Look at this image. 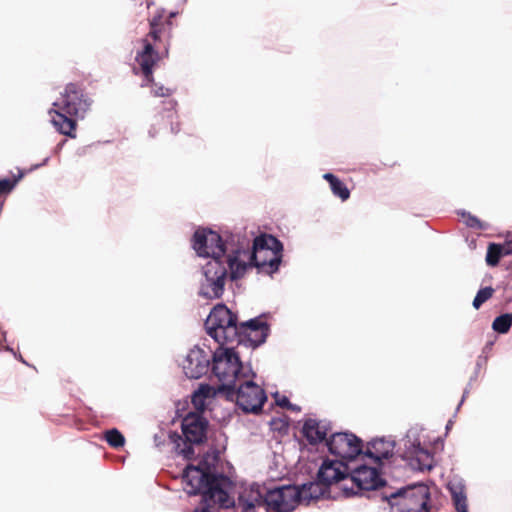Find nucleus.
Segmentation results:
<instances>
[{
    "label": "nucleus",
    "instance_id": "nucleus-36",
    "mask_svg": "<svg viewBox=\"0 0 512 512\" xmlns=\"http://www.w3.org/2000/svg\"><path fill=\"white\" fill-rule=\"evenodd\" d=\"M276 402H277V404H278L279 406H281V407H286V408H290V409H293V410L297 409V408H296V406L292 405V404L289 402L288 398H287V397H285V396L277 397V398H276Z\"/></svg>",
    "mask_w": 512,
    "mask_h": 512
},
{
    "label": "nucleus",
    "instance_id": "nucleus-8",
    "mask_svg": "<svg viewBox=\"0 0 512 512\" xmlns=\"http://www.w3.org/2000/svg\"><path fill=\"white\" fill-rule=\"evenodd\" d=\"M205 327L208 335L220 345L234 342L239 336L237 317L222 304L212 309L206 319Z\"/></svg>",
    "mask_w": 512,
    "mask_h": 512
},
{
    "label": "nucleus",
    "instance_id": "nucleus-28",
    "mask_svg": "<svg viewBox=\"0 0 512 512\" xmlns=\"http://www.w3.org/2000/svg\"><path fill=\"white\" fill-rule=\"evenodd\" d=\"M105 440L114 448L122 447L125 443L124 436L117 429L108 430L105 434Z\"/></svg>",
    "mask_w": 512,
    "mask_h": 512
},
{
    "label": "nucleus",
    "instance_id": "nucleus-19",
    "mask_svg": "<svg viewBox=\"0 0 512 512\" xmlns=\"http://www.w3.org/2000/svg\"><path fill=\"white\" fill-rule=\"evenodd\" d=\"M394 449L395 442L393 440L380 438L369 442L364 454L374 463L382 465L384 460H388L394 455Z\"/></svg>",
    "mask_w": 512,
    "mask_h": 512
},
{
    "label": "nucleus",
    "instance_id": "nucleus-40",
    "mask_svg": "<svg viewBox=\"0 0 512 512\" xmlns=\"http://www.w3.org/2000/svg\"><path fill=\"white\" fill-rule=\"evenodd\" d=\"M149 134H150L151 137H155L156 131L154 130L153 127L149 130Z\"/></svg>",
    "mask_w": 512,
    "mask_h": 512
},
{
    "label": "nucleus",
    "instance_id": "nucleus-27",
    "mask_svg": "<svg viewBox=\"0 0 512 512\" xmlns=\"http://www.w3.org/2000/svg\"><path fill=\"white\" fill-rule=\"evenodd\" d=\"M458 214L463 218L465 225L469 228L479 230H485L488 228L487 223L480 221L476 216L471 215L469 212L460 211Z\"/></svg>",
    "mask_w": 512,
    "mask_h": 512
},
{
    "label": "nucleus",
    "instance_id": "nucleus-26",
    "mask_svg": "<svg viewBox=\"0 0 512 512\" xmlns=\"http://www.w3.org/2000/svg\"><path fill=\"white\" fill-rule=\"evenodd\" d=\"M258 323H267L264 318L262 317H256L250 320H247L245 322H242L240 325H238L239 328V336L236 341H241L240 337L244 334L249 333L250 331L260 329V325Z\"/></svg>",
    "mask_w": 512,
    "mask_h": 512
},
{
    "label": "nucleus",
    "instance_id": "nucleus-30",
    "mask_svg": "<svg viewBox=\"0 0 512 512\" xmlns=\"http://www.w3.org/2000/svg\"><path fill=\"white\" fill-rule=\"evenodd\" d=\"M493 292L494 290L491 287L480 289L473 300L474 308L478 309L484 302L492 297Z\"/></svg>",
    "mask_w": 512,
    "mask_h": 512
},
{
    "label": "nucleus",
    "instance_id": "nucleus-37",
    "mask_svg": "<svg viewBox=\"0 0 512 512\" xmlns=\"http://www.w3.org/2000/svg\"><path fill=\"white\" fill-rule=\"evenodd\" d=\"M174 116H175V113H174V112H172V111H170V112L168 113V115H167V118H168V120H169V122H170V125H171V127H170L171 132H172V133H177V132L179 131V129H178L177 127H175V126H174V122H173V120H174Z\"/></svg>",
    "mask_w": 512,
    "mask_h": 512
},
{
    "label": "nucleus",
    "instance_id": "nucleus-31",
    "mask_svg": "<svg viewBox=\"0 0 512 512\" xmlns=\"http://www.w3.org/2000/svg\"><path fill=\"white\" fill-rule=\"evenodd\" d=\"M499 246L498 244H490L488 247L487 255H486V262L490 266H495L498 264L499 259L503 256L502 253H500V250H498Z\"/></svg>",
    "mask_w": 512,
    "mask_h": 512
},
{
    "label": "nucleus",
    "instance_id": "nucleus-14",
    "mask_svg": "<svg viewBox=\"0 0 512 512\" xmlns=\"http://www.w3.org/2000/svg\"><path fill=\"white\" fill-rule=\"evenodd\" d=\"M330 454L336 459L353 464L362 452L361 440L351 433H334L326 441Z\"/></svg>",
    "mask_w": 512,
    "mask_h": 512
},
{
    "label": "nucleus",
    "instance_id": "nucleus-17",
    "mask_svg": "<svg viewBox=\"0 0 512 512\" xmlns=\"http://www.w3.org/2000/svg\"><path fill=\"white\" fill-rule=\"evenodd\" d=\"M351 464L338 459H326L320 466L317 479L329 489L332 484L349 479Z\"/></svg>",
    "mask_w": 512,
    "mask_h": 512
},
{
    "label": "nucleus",
    "instance_id": "nucleus-1",
    "mask_svg": "<svg viewBox=\"0 0 512 512\" xmlns=\"http://www.w3.org/2000/svg\"><path fill=\"white\" fill-rule=\"evenodd\" d=\"M227 244L224 237L208 228H198L192 238V248L199 257L209 258L202 267L199 280V295L206 299H218L225 290L227 268L223 262V254Z\"/></svg>",
    "mask_w": 512,
    "mask_h": 512
},
{
    "label": "nucleus",
    "instance_id": "nucleus-41",
    "mask_svg": "<svg viewBox=\"0 0 512 512\" xmlns=\"http://www.w3.org/2000/svg\"><path fill=\"white\" fill-rule=\"evenodd\" d=\"M464 399H465V395H463L458 407H457V410H459L460 406L462 405V403L464 402Z\"/></svg>",
    "mask_w": 512,
    "mask_h": 512
},
{
    "label": "nucleus",
    "instance_id": "nucleus-10",
    "mask_svg": "<svg viewBox=\"0 0 512 512\" xmlns=\"http://www.w3.org/2000/svg\"><path fill=\"white\" fill-rule=\"evenodd\" d=\"M403 460L414 471H429L434 466V456L424 446L422 431L418 428L408 430L403 439Z\"/></svg>",
    "mask_w": 512,
    "mask_h": 512
},
{
    "label": "nucleus",
    "instance_id": "nucleus-46",
    "mask_svg": "<svg viewBox=\"0 0 512 512\" xmlns=\"http://www.w3.org/2000/svg\"><path fill=\"white\" fill-rule=\"evenodd\" d=\"M169 106L172 108L173 107V103L170 101L169 102Z\"/></svg>",
    "mask_w": 512,
    "mask_h": 512
},
{
    "label": "nucleus",
    "instance_id": "nucleus-25",
    "mask_svg": "<svg viewBox=\"0 0 512 512\" xmlns=\"http://www.w3.org/2000/svg\"><path fill=\"white\" fill-rule=\"evenodd\" d=\"M512 326V315L503 314L496 317L492 323V328L494 331L504 334L507 333Z\"/></svg>",
    "mask_w": 512,
    "mask_h": 512
},
{
    "label": "nucleus",
    "instance_id": "nucleus-23",
    "mask_svg": "<svg viewBox=\"0 0 512 512\" xmlns=\"http://www.w3.org/2000/svg\"><path fill=\"white\" fill-rule=\"evenodd\" d=\"M323 178L329 183L334 196L339 197L342 201L349 199L350 190L338 177L332 173H325Z\"/></svg>",
    "mask_w": 512,
    "mask_h": 512
},
{
    "label": "nucleus",
    "instance_id": "nucleus-13",
    "mask_svg": "<svg viewBox=\"0 0 512 512\" xmlns=\"http://www.w3.org/2000/svg\"><path fill=\"white\" fill-rule=\"evenodd\" d=\"M211 359L212 356L208 350L195 345L179 356L177 362L187 378L199 379L208 373Z\"/></svg>",
    "mask_w": 512,
    "mask_h": 512
},
{
    "label": "nucleus",
    "instance_id": "nucleus-35",
    "mask_svg": "<svg viewBox=\"0 0 512 512\" xmlns=\"http://www.w3.org/2000/svg\"><path fill=\"white\" fill-rule=\"evenodd\" d=\"M205 402H206V399L204 397L196 398V394L193 393L192 403H193V405L195 406L196 409L203 410L204 407H205Z\"/></svg>",
    "mask_w": 512,
    "mask_h": 512
},
{
    "label": "nucleus",
    "instance_id": "nucleus-20",
    "mask_svg": "<svg viewBox=\"0 0 512 512\" xmlns=\"http://www.w3.org/2000/svg\"><path fill=\"white\" fill-rule=\"evenodd\" d=\"M456 512H469L464 480L459 477L451 478L447 483Z\"/></svg>",
    "mask_w": 512,
    "mask_h": 512
},
{
    "label": "nucleus",
    "instance_id": "nucleus-15",
    "mask_svg": "<svg viewBox=\"0 0 512 512\" xmlns=\"http://www.w3.org/2000/svg\"><path fill=\"white\" fill-rule=\"evenodd\" d=\"M298 486L286 485L267 489L266 504L267 511L291 512L298 505Z\"/></svg>",
    "mask_w": 512,
    "mask_h": 512
},
{
    "label": "nucleus",
    "instance_id": "nucleus-43",
    "mask_svg": "<svg viewBox=\"0 0 512 512\" xmlns=\"http://www.w3.org/2000/svg\"><path fill=\"white\" fill-rule=\"evenodd\" d=\"M452 424V421H449L446 428L449 429L450 425Z\"/></svg>",
    "mask_w": 512,
    "mask_h": 512
},
{
    "label": "nucleus",
    "instance_id": "nucleus-38",
    "mask_svg": "<svg viewBox=\"0 0 512 512\" xmlns=\"http://www.w3.org/2000/svg\"><path fill=\"white\" fill-rule=\"evenodd\" d=\"M7 350L12 352L14 357L17 358L19 361H21L24 364H27L23 357L20 354H17L12 348H7Z\"/></svg>",
    "mask_w": 512,
    "mask_h": 512
},
{
    "label": "nucleus",
    "instance_id": "nucleus-16",
    "mask_svg": "<svg viewBox=\"0 0 512 512\" xmlns=\"http://www.w3.org/2000/svg\"><path fill=\"white\" fill-rule=\"evenodd\" d=\"M266 491V487L256 483L243 486L239 492L237 502L234 501V504L230 507H235L238 512H266Z\"/></svg>",
    "mask_w": 512,
    "mask_h": 512
},
{
    "label": "nucleus",
    "instance_id": "nucleus-3",
    "mask_svg": "<svg viewBox=\"0 0 512 512\" xmlns=\"http://www.w3.org/2000/svg\"><path fill=\"white\" fill-rule=\"evenodd\" d=\"M91 105L90 99L76 84H68L60 97L53 102L54 109L49 111L51 123L56 130L75 138L76 121L83 118Z\"/></svg>",
    "mask_w": 512,
    "mask_h": 512
},
{
    "label": "nucleus",
    "instance_id": "nucleus-32",
    "mask_svg": "<svg viewBox=\"0 0 512 512\" xmlns=\"http://www.w3.org/2000/svg\"><path fill=\"white\" fill-rule=\"evenodd\" d=\"M194 393L196 394V398L204 397L208 399L213 395V390L209 385L201 384Z\"/></svg>",
    "mask_w": 512,
    "mask_h": 512
},
{
    "label": "nucleus",
    "instance_id": "nucleus-21",
    "mask_svg": "<svg viewBox=\"0 0 512 512\" xmlns=\"http://www.w3.org/2000/svg\"><path fill=\"white\" fill-rule=\"evenodd\" d=\"M328 493V489L318 479L316 481L304 483L298 487L299 504L309 505L312 501L324 497Z\"/></svg>",
    "mask_w": 512,
    "mask_h": 512
},
{
    "label": "nucleus",
    "instance_id": "nucleus-7",
    "mask_svg": "<svg viewBox=\"0 0 512 512\" xmlns=\"http://www.w3.org/2000/svg\"><path fill=\"white\" fill-rule=\"evenodd\" d=\"M281 242L272 235H260L251 239L253 268L258 273L272 275L278 271L281 263Z\"/></svg>",
    "mask_w": 512,
    "mask_h": 512
},
{
    "label": "nucleus",
    "instance_id": "nucleus-29",
    "mask_svg": "<svg viewBox=\"0 0 512 512\" xmlns=\"http://www.w3.org/2000/svg\"><path fill=\"white\" fill-rule=\"evenodd\" d=\"M24 176L23 172H19L18 176L10 179L3 178L0 179V196L9 194L16 186L18 181Z\"/></svg>",
    "mask_w": 512,
    "mask_h": 512
},
{
    "label": "nucleus",
    "instance_id": "nucleus-12",
    "mask_svg": "<svg viewBox=\"0 0 512 512\" xmlns=\"http://www.w3.org/2000/svg\"><path fill=\"white\" fill-rule=\"evenodd\" d=\"M349 480L352 482L353 486L351 488L343 486V491L346 495H355L360 491L377 490L385 483L378 468L365 464L358 466L351 464Z\"/></svg>",
    "mask_w": 512,
    "mask_h": 512
},
{
    "label": "nucleus",
    "instance_id": "nucleus-45",
    "mask_svg": "<svg viewBox=\"0 0 512 512\" xmlns=\"http://www.w3.org/2000/svg\"><path fill=\"white\" fill-rule=\"evenodd\" d=\"M151 34H152V36H153L154 38H156V37H157V35H156V33H155V32H152Z\"/></svg>",
    "mask_w": 512,
    "mask_h": 512
},
{
    "label": "nucleus",
    "instance_id": "nucleus-18",
    "mask_svg": "<svg viewBox=\"0 0 512 512\" xmlns=\"http://www.w3.org/2000/svg\"><path fill=\"white\" fill-rule=\"evenodd\" d=\"M136 63L139 66L140 71L145 77V82L142 86L148 85L153 82V66L158 60V53L154 50L152 44L147 40H143V48L137 52L135 57Z\"/></svg>",
    "mask_w": 512,
    "mask_h": 512
},
{
    "label": "nucleus",
    "instance_id": "nucleus-34",
    "mask_svg": "<svg viewBox=\"0 0 512 512\" xmlns=\"http://www.w3.org/2000/svg\"><path fill=\"white\" fill-rule=\"evenodd\" d=\"M498 246V250L503 256L512 254V238L506 240L503 244H498Z\"/></svg>",
    "mask_w": 512,
    "mask_h": 512
},
{
    "label": "nucleus",
    "instance_id": "nucleus-44",
    "mask_svg": "<svg viewBox=\"0 0 512 512\" xmlns=\"http://www.w3.org/2000/svg\"><path fill=\"white\" fill-rule=\"evenodd\" d=\"M174 16H176V13H175V12H172V13L170 14V17H174Z\"/></svg>",
    "mask_w": 512,
    "mask_h": 512
},
{
    "label": "nucleus",
    "instance_id": "nucleus-9",
    "mask_svg": "<svg viewBox=\"0 0 512 512\" xmlns=\"http://www.w3.org/2000/svg\"><path fill=\"white\" fill-rule=\"evenodd\" d=\"M383 497L391 512H428L429 490L425 485L402 488Z\"/></svg>",
    "mask_w": 512,
    "mask_h": 512
},
{
    "label": "nucleus",
    "instance_id": "nucleus-5",
    "mask_svg": "<svg viewBox=\"0 0 512 512\" xmlns=\"http://www.w3.org/2000/svg\"><path fill=\"white\" fill-rule=\"evenodd\" d=\"M223 262L228 272L227 279L231 281L242 279L248 270L253 268L251 239L245 235H227Z\"/></svg>",
    "mask_w": 512,
    "mask_h": 512
},
{
    "label": "nucleus",
    "instance_id": "nucleus-39",
    "mask_svg": "<svg viewBox=\"0 0 512 512\" xmlns=\"http://www.w3.org/2000/svg\"><path fill=\"white\" fill-rule=\"evenodd\" d=\"M48 161H49V157H46L41 164L34 165L30 170H34V169H37V168H39V167H41L43 165H46L48 163Z\"/></svg>",
    "mask_w": 512,
    "mask_h": 512
},
{
    "label": "nucleus",
    "instance_id": "nucleus-24",
    "mask_svg": "<svg viewBox=\"0 0 512 512\" xmlns=\"http://www.w3.org/2000/svg\"><path fill=\"white\" fill-rule=\"evenodd\" d=\"M258 325H260L259 330L252 329V331L243 335L254 347L263 344L266 341V338L268 337L269 334V326L267 323H258Z\"/></svg>",
    "mask_w": 512,
    "mask_h": 512
},
{
    "label": "nucleus",
    "instance_id": "nucleus-6",
    "mask_svg": "<svg viewBox=\"0 0 512 512\" xmlns=\"http://www.w3.org/2000/svg\"><path fill=\"white\" fill-rule=\"evenodd\" d=\"M207 421L199 414L190 413L182 421L183 437L174 432L169 435L173 449L183 458H193L194 445L202 443L206 436Z\"/></svg>",
    "mask_w": 512,
    "mask_h": 512
},
{
    "label": "nucleus",
    "instance_id": "nucleus-2",
    "mask_svg": "<svg viewBox=\"0 0 512 512\" xmlns=\"http://www.w3.org/2000/svg\"><path fill=\"white\" fill-rule=\"evenodd\" d=\"M184 490L189 495H202V502L194 512H214L217 507L230 508L232 481L224 475H212L199 466L188 465L182 475Z\"/></svg>",
    "mask_w": 512,
    "mask_h": 512
},
{
    "label": "nucleus",
    "instance_id": "nucleus-42",
    "mask_svg": "<svg viewBox=\"0 0 512 512\" xmlns=\"http://www.w3.org/2000/svg\"><path fill=\"white\" fill-rule=\"evenodd\" d=\"M62 146H63V143L59 144V145L57 146V150L61 149V148H62Z\"/></svg>",
    "mask_w": 512,
    "mask_h": 512
},
{
    "label": "nucleus",
    "instance_id": "nucleus-22",
    "mask_svg": "<svg viewBox=\"0 0 512 512\" xmlns=\"http://www.w3.org/2000/svg\"><path fill=\"white\" fill-rule=\"evenodd\" d=\"M327 431L326 423L315 419L305 421L302 429L304 436L311 444H317L325 440Z\"/></svg>",
    "mask_w": 512,
    "mask_h": 512
},
{
    "label": "nucleus",
    "instance_id": "nucleus-4",
    "mask_svg": "<svg viewBox=\"0 0 512 512\" xmlns=\"http://www.w3.org/2000/svg\"><path fill=\"white\" fill-rule=\"evenodd\" d=\"M211 371L223 391L233 389L243 377L255 376L250 365H244L233 348L220 345L212 355Z\"/></svg>",
    "mask_w": 512,
    "mask_h": 512
},
{
    "label": "nucleus",
    "instance_id": "nucleus-33",
    "mask_svg": "<svg viewBox=\"0 0 512 512\" xmlns=\"http://www.w3.org/2000/svg\"><path fill=\"white\" fill-rule=\"evenodd\" d=\"M152 94L156 97H166L171 94V90L158 84H154L152 87Z\"/></svg>",
    "mask_w": 512,
    "mask_h": 512
},
{
    "label": "nucleus",
    "instance_id": "nucleus-11",
    "mask_svg": "<svg viewBox=\"0 0 512 512\" xmlns=\"http://www.w3.org/2000/svg\"><path fill=\"white\" fill-rule=\"evenodd\" d=\"M254 377H243L235 388L225 391L229 398H235L236 404L245 413L259 412L267 400L265 391L253 381Z\"/></svg>",
    "mask_w": 512,
    "mask_h": 512
}]
</instances>
